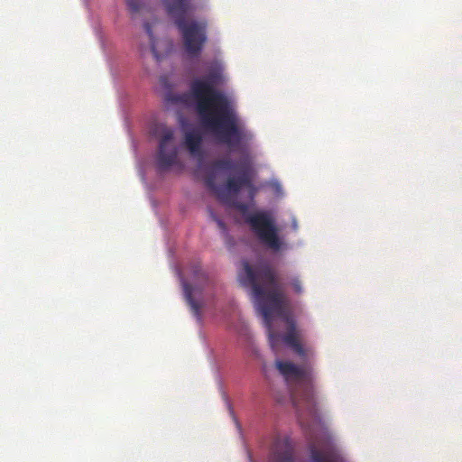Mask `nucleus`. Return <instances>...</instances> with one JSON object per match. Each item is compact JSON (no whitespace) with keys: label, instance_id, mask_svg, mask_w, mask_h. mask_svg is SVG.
Returning a JSON list of instances; mask_svg holds the SVG:
<instances>
[{"label":"nucleus","instance_id":"f257e3e1","mask_svg":"<svg viewBox=\"0 0 462 462\" xmlns=\"http://www.w3.org/2000/svg\"><path fill=\"white\" fill-rule=\"evenodd\" d=\"M238 278L243 286L251 288L273 351L278 354L282 340L302 360V365H296L291 361L276 359L274 365L287 384L299 422L311 430L319 421L311 366L314 350L301 344L295 321L285 310L284 295L276 273L269 263H260L252 266L244 261Z\"/></svg>","mask_w":462,"mask_h":462},{"label":"nucleus","instance_id":"f03ea898","mask_svg":"<svg viewBox=\"0 0 462 462\" xmlns=\"http://www.w3.org/2000/svg\"><path fill=\"white\" fill-rule=\"evenodd\" d=\"M224 67L213 61L208 74L190 83V93L167 95V101L189 106L191 96L202 125L232 151L244 152L252 142L251 131L238 124L237 115L226 94L217 89L225 83Z\"/></svg>","mask_w":462,"mask_h":462},{"label":"nucleus","instance_id":"7ed1b4c3","mask_svg":"<svg viewBox=\"0 0 462 462\" xmlns=\"http://www.w3.org/2000/svg\"><path fill=\"white\" fill-rule=\"evenodd\" d=\"M204 181L221 203L236 208L245 217L246 223L263 244L273 251L281 250L282 242L272 214L268 211H258L247 215L249 205L236 199L243 188L247 189L251 201L258 191L253 183L252 167L248 161L235 163L228 158L216 160L207 167Z\"/></svg>","mask_w":462,"mask_h":462},{"label":"nucleus","instance_id":"20e7f679","mask_svg":"<svg viewBox=\"0 0 462 462\" xmlns=\"http://www.w3.org/2000/svg\"><path fill=\"white\" fill-rule=\"evenodd\" d=\"M167 14L174 20L183 40L186 51L198 56L207 42V23L187 19L191 10L189 0H162Z\"/></svg>","mask_w":462,"mask_h":462},{"label":"nucleus","instance_id":"39448f33","mask_svg":"<svg viewBox=\"0 0 462 462\" xmlns=\"http://www.w3.org/2000/svg\"><path fill=\"white\" fill-rule=\"evenodd\" d=\"M152 134L160 138L157 152V166L160 171H165L176 163L178 152L173 144L174 130L163 124H157L152 129Z\"/></svg>","mask_w":462,"mask_h":462},{"label":"nucleus","instance_id":"423d86ee","mask_svg":"<svg viewBox=\"0 0 462 462\" xmlns=\"http://www.w3.org/2000/svg\"><path fill=\"white\" fill-rule=\"evenodd\" d=\"M310 452L311 462H344L338 450L329 440L311 442Z\"/></svg>","mask_w":462,"mask_h":462},{"label":"nucleus","instance_id":"0eeeda50","mask_svg":"<svg viewBox=\"0 0 462 462\" xmlns=\"http://www.w3.org/2000/svg\"><path fill=\"white\" fill-rule=\"evenodd\" d=\"M268 462H294L293 447L288 437L275 438Z\"/></svg>","mask_w":462,"mask_h":462},{"label":"nucleus","instance_id":"6e6552de","mask_svg":"<svg viewBox=\"0 0 462 462\" xmlns=\"http://www.w3.org/2000/svg\"><path fill=\"white\" fill-rule=\"evenodd\" d=\"M202 136L198 131H190L185 134V144L193 157L199 160L203 158V151L201 148Z\"/></svg>","mask_w":462,"mask_h":462},{"label":"nucleus","instance_id":"1a4fd4ad","mask_svg":"<svg viewBox=\"0 0 462 462\" xmlns=\"http://www.w3.org/2000/svg\"><path fill=\"white\" fill-rule=\"evenodd\" d=\"M182 285H183L184 296L187 300V303L190 307L193 314L196 317L200 318V305L199 302H197L193 299V295H192L193 294V286L185 281H183Z\"/></svg>","mask_w":462,"mask_h":462},{"label":"nucleus","instance_id":"9d476101","mask_svg":"<svg viewBox=\"0 0 462 462\" xmlns=\"http://www.w3.org/2000/svg\"><path fill=\"white\" fill-rule=\"evenodd\" d=\"M190 272H191L193 280L198 283L201 282H205L208 279L206 273L202 270L199 263H195L194 265H192Z\"/></svg>","mask_w":462,"mask_h":462},{"label":"nucleus","instance_id":"9b49d317","mask_svg":"<svg viewBox=\"0 0 462 462\" xmlns=\"http://www.w3.org/2000/svg\"><path fill=\"white\" fill-rule=\"evenodd\" d=\"M127 5H128L130 12L134 14L138 13L141 10L142 2H141V0H128Z\"/></svg>","mask_w":462,"mask_h":462},{"label":"nucleus","instance_id":"f8f14e48","mask_svg":"<svg viewBox=\"0 0 462 462\" xmlns=\"http://www.w3.org/2000/svg\"><path fill=\"white\" fill-rule=\"evenodd\" d=\"M144 28H145L146 33L150 37L152 52L157 57V53H156L155 46H154V37H153V34H152V25L149 23H144Z\"/></svg>","mask_w":462,"mask_h":462},{"label":"nucleus","instance_id":"ddd939ff","mask_svg":"<svg viewBox=\"0 0 462 462\" xmlns=\"http://www.w3.org/2000/svg\"><path fill=\"white\" fill-rule=\"evenodd\" d=\"M210 216L212 217L213 220L217 224L218 227L222 230H226V224L222 219H220L214 212L210 209Z\"/></svg>","mask_w":462,"mask_h":462},{"label":"nucleus","instance_id":"4468645a","mask_svg":"<svg viewBox=\"0 0 462 462\" xmlns=\"http://www.w3.org/2000/svg\"><path fill=\"white\" fill-rule=\"evenodd\" d=\"M292 288L297 293L302 292L301 283L298 279H294L291 282Z\"/></svg>","mask_w":462,"mask_h":462}]
</instances>
